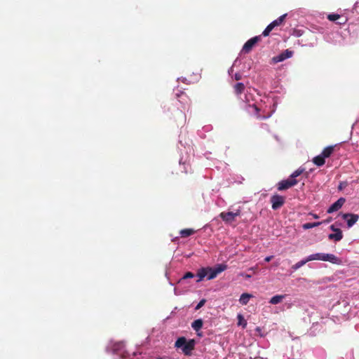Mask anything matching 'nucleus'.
Returning a JSON list of instances; mask_svg holds the SVG:
<instances>
[{
	"instance_id": "obj_1",
	"label": "nucleus",
	"mask_w": 359,
	"mask_h": 359,
	"mask_svg": "<svg viewBox=\"0 0 359 359\" xmlns=\"http://www.w3.org/2000/svg\"><path fill=\"white\" fill-rule=\"evenodd\" d=\"M227 269L226 264H217L215 267H203L198 270L196 276L198 279L197 283L201 282L204 278L207 277L208 280H212L217 277V276L225 271Z\"/></svg>"
},
{
	"instance_id": "obj_2",
	"label": "nucleus",
	"mask_w": 359,
	"mask_h": 359,
	"mask_svg": "<svg viewBox=\"0 0 359 359\" xmlns=\"http://www.w3.org/2000/svg\"><path fill=\"white\" fill-rule=\"evenodd\" d=\"M195 340L194 339H190L189 341H187L185 337H180L176 341H175V346L177 348H182V352L186 355H190L191 353V351L195 348Z\"/></svg>"
},
{
	"instance_id": "obj_3",
	"label": "nucleus",
	"mask_w": 359,
	"mask_h": 359,
	"mask_svg": "<svg viewBox=\"0 0 359 359\" xmlns=\"http://www.w3.org/2000/svg\"><path fill=\"white\" fill-rule=\"evenodd\" d=\"M285 201V197L280 196L278 194H274L270 198V202L271 203V208L274 210L280 208L284 205Z\"/></svg>"
},
{
	"instance_id": "obj_4",
	"label": "nucleus",
	"mask_w": 359,
	"mask_h": 359,
	"mask_svg": "<svg viewBox=\"0 0 359 359\" xmlns=\"http://www.w3.org/2000/svg\"><path fill=\"white\" fill-rule=\"evenodd\" d=\"M298 183V180L296 179L288 178L285 180H282L277 184V189L278 191H284L291 188Z\"/></svg>"
},
{
	"instance_id": "obj_5",
	"label": "nucleus",
	"mask_w": 359,
	"mask_h": 359,
	"mask_svg": "<svg viewBox=\"0 0 359 359\" xmlns=\"http://www.w3.org/2000/svg\"><path fill=\"white\" fill-rule=\"evenodd\" d=\"M241 215V210L238 209L236 212H223L219 214L222 219L226 223H231L235 221L237 216Z\"/></svg>"
},
{
	"instance_id": "obj_6",
	"label": "nucleus",
	"mask_w": 359,
	"mask_h": 359,
	"mask_svg": "<svg viewBox=\"0 0 359 359\" xmlns=\"http://www.w3.org/2000/svg\"><path fill=\"white\" fill-rule=\"evenodd\" d=\"M261 39V35L251 38L250 39L245 42L243 47L242 51L245 53H250L252 50V48L255 46V45L259 41H260Z\"/></svg>"
},
{
	"instance_id": "obj_7",
	"label": "nucleus",
	"mask_w": 359,
	"mask_h": 359,
	"mask_svg": "<svg viewBox=\"0 0 359 359\" xmlns=\"http://www.w3.org/2000/svg\"><path fill=\"white\" fill-rule=\"evenodd\" d=\"M342 219L347 222V226L348 228L353 226L359 219V215L352 213H344L341 215Z\"/></svg>"
},
{
	"instance_id": "obj_8",
	"label": "nucleus",
	"mask_w": 359,
	"mask_h": 359,
	"mask_svg": "<svg viewBox=\"0 0 359 359\" xmlns=\"http://www.w3.org/2000/svg\"><path fill=\"white\" fill-rule=\"evenodd\" d=\"M321 261L329 262L338 265L341 263V260L333 254L322 253Z\"/></svg>"
},
{
	"instance_id": "obj_9",
	"label": "nucleus",
	"mask_w": 359,
	"mask_h": 359,
	"mask_svg": "<svg viewBox=\"0 0 359 359\" xmlns=\"http://www.w3.org/2000/svg\"><path fill=\"white\" fill-rule=\"evenodd\" d=\"M292 51L289 50L288 49L284 50L283 53L279 54L278 55L273 57V61L275 63L282 62L287 58H290L292 56Z\"/></svg>"
},
{
	"instance_id": "obj_10",
	"label": "nucleus",
	"mask_w": 359,
	"mask_h": 359,
	"mask_svg": "<svg viewBox=\"0 0 359 359\" xmlns=\"http://www.w3.org/2000/svg\"><path fill=\"white\" fill-rule=\"evenodd\" d=\"M345 203V198H340L336 202H334L327 210L328 213H331L335 211H337L339 209L341 208V206Z\"/></svg>"
},
{
	"instance_id": "obj_11",
	"label": "nucleus",
	"mask_w": 359,
	"mask_h": 359,
	"mask_svg": "<svg viewBox=\"0 0 359 359\" xmlns=\"http://www.w3.org/2000/svg\"><path fill=\"white\" fill-rule=\"evenodd\" d=\"M343 238V233L341 230L337 231V232H335L334 233H330L328 235V238L330 240H333L334 241H339Z\"/></svg>"
},
{
	"instance_id": "obj_12",
	"label": "nucleus",
	"mask_w": 359,
	"mask_h": 359,
	"mask_svg": "<svg viewBox=\"0 0 359 359\" xmlns=\"http://www.w3.org/2000/svg\"><path fill=\"white\" fill-rule=\"evenodd\" d=\"M325 158L322 154H320L313 158V162L317 166H322L325 163Z\"/></svg>"
},
{
	"instance_id": "obj_13",
	"label": "nucleus",
	"mask_w": 359,
	"mask_h": 359,
	"mask_svg": "<svg viewBox=\"0 0 359 359\" xmlns=\"http://www.w3.org/2000/svg\"><path fill=\"white\" fill-rule=\"evenodd\" d=\"M252 295L248 293H243L239 299V302L242 305H247Z\"/></svg>"
},
{
	"instance_id": "obj_14",
	"label": "nucleus",
	"mask_w": 359,
	"mask_h": 359,
	"mask_svg": "<svg viewBox=\"0 0 359 359\" xmlns=\"http://www.w3.org/2000/svg\"><path fill=\"white\" fill-rule=\"evenodd\" d=\"M195 232H196V231L193 229H182L180 231V234L182 238H187V237L193 235L194 233H195Z\"/></svg>"
},
{
	"instance_id": "obj_15",
	"label": "nucleus",
	"mask_w": 359,
	"mask_h": 359,
	"mask_svg": "<svg viewBox=\"0 0 359 359\" xmlns=\"http://www.w3.org/2000/svg\"><path fill=\"white\" fill-rule=\"evenodd\" d=\"M334 146H329V147H325L321 154L325 157V158H328L331 156V154L333 153L334 151Z\"/></svg>"
},
{
	"instance_id": "obj_16",
	"label": "nucleus",
	"mask_w": 359,
	"mask_h": 359,
	"mask_svg": "<svg viewBox=\"0 0 359 359\" xmlns=\"http://www.w3.org/2000/svg\"><path fill=\"white\" fill-rule=\"evenodd\" d=\"M203 322L202 320V319H197V320H195L192 323H191V327L192 328L196 330V332H198V330H200L201 329V327H203Z\"/></svg>"
},
{
	"instance_id": "obj_17",
	"label": "nucleus",
	"mask_w": 359,
	"mask_h": 359,
	"mask_svg": "<svg viewBox=\"0 0 359 359\" xmlns=\"http://www.w3.org/2000/svg\"><path fill=\"white\" fill-rule=\"evenodd\" d=\"M285 295H275L271 298L269 303L271 304H278L283 301Z\"/></svg>"
},
{
	"instance_id": "obj_18",
	"label": "nucleus",
	"mask_w": 359,
	"mask_h": 359,
	"mask_svg": "<svg viewBox=\"0 0 359 359\" xmlns=\"http://www.w3.org/2000/svg\"><path fill=\"white\" fill-rule=\"evenodd\" d=\"M287 14H284V15H282L281 16H280L278 18H277L276 20H273L272 22H271L270 24L273 26V27L274 28L275 27H277V26H279L284 21L285 17H286Z\"/></svg>"
},
{
	"instance_id": "obj_19",
	"label": "nucleus",
	"mask_w": 359,
	"mask_h": 359,
	"mask_svg": "<svg viewBox=\"0 0 359 359\" xmlns=\"http://www.w3.org/2000/svg\"><path fill=\"white\" fill-rule=\"evenodd\" d=\"M309 259H308V257L298 262H297L295 264L292 265V269L294 270V271H296L298 269H299L300 267L303 266L304 264H306L307 262H309Z\"/></svg>"
},
{
	"instance_id": "obj_20",
	"label": "nucleus",
	"mask_w": 359,
	"mask_h": 359,
	"mask_svg": "<svg viewBox=\"0 0 359 359\" xmlns=\"http://www.w3.org/2000/svg\"><path fill=\"white\" fill-rule=\"evenodd\" d=\"M245 90V86L243 83H237L234 86V90L236 95H241Z\"/></svg>"
},
{
	"instance_id": "obj_21",
	"label": "nucleus",
	"mask_w": 359,
	"mask_h": 359,
	"mask_svg": "<svg viewBox=\"0 0 359 359\" xmlns=\"http://www.w3.org/2000/svg\"><path fill=\"white\" fill-rule=\"evenodd\" d=\"M305 171V169L304 168H299L297 170H296L294 172H293L291 175L290 176L292 179H296L298 176L302 175Z\"/></svg>"
},
{
	"instance_id": "obj_22",
	"label": "nucleus",
	"mask_w": 359,
	"mask_h": 359,
	"mask_svg": "<svg viewBox=\"0 0 359 359\" xmlns=\"http://www.w3.org/2000/svg\"><path fill=\"white\" fill-rule=\"evenodd\" d=\"M322 224L321 222H309L303 224V228L304 229H309L316 226H318Z\"/></svg>"
},
{
	"instance_id": "obj_23",
	"label": "nucleus",
	"mask_w": 359,
	"mask_h": 359,
	"mask_svg": "<svg viewBox=\"0 0 359 359\" xmlns=\"http://www.w3.org/2000/svg\"><path fill=\"white\" fill-rule=\"evenodd\" d=\"M195 276L194 273H193L192 272H187L183 276L182 278H181L179 281H178V283L181 284L182 283V282L186 280V279H188V278H192Z\"/></svg>"
},
{
	"instance_id": "obj_24",
	"label": "nucleus",
	"mask_w": 359,
	"mask_h": 359,
	"mask_svg": "<svg viewBox=\"0 0 359 359\" xmlns=\"http://www.w3.org/2000/svg\"><path fill=\"white\" fill-rule=\"evenodd\" d=\"M322 253H316L308 256L309 261L321 260Z\"/></svg>"
},
{
	"instance_id": "obj_25",
	"label": "nucleus",
	"mask_w": 359,
	"mask_h": 359,
	"mask_svg": "<svg viewBox=\"0 0 359 359\" xmlns=\"http://www.w3.org/2000/svg\"><path fill=\"white\" fill-rule=\"evenodd\" d=\"M273 26L269 24L266 27V29L263 31L262 32V36H267L269 35L270 32L273 30Z\"/></svg>"
},
{
	"instance_id": "obj_26",
	"label": "nucleus",
	"mask_w": 359,
	"mask_h": 359,
	"mask_svg": "<svg viewBox=\"0 0 359 359\" xmlns=\"http://www.w3.org/2000/svg\"><path fill=\"white\" fill-rule=\"evenodd\" d=\"M340 18H341V16L339 14H335V13L329 14L327 15V19L330 21H332V22L339 20Z\"/></svg>"
},
{
	"instance_id": "obj_27",
	"label": "nucleus",
	"mask_w": 359,
	"mask_h": 359,
	"mask_svg": "<svg viewBox=\"0 0 359 359\" xmlns=\"http://www.w3.org/2000/svg\"><path fill=\"white\" fill-rule=\"evenodd\" d=\"M249 107L253 108V109L255 110V114H256L257 117L259 118L260 117L259 115V109L255 104H254L252 105L249 104Z\"/></svg>"
},
{
	"instance_id": "obj_28",
	"label": "nucleus",
	"mask_w": 359,
	"mask_h": 359,
	"mask_svg": "<svg viewBox=\"0 0 359 359\" xmlns=\"http://www.w3.org/2000/svg\"><path fill=\"white\" fill-rule=\"evenodd\" d=\"M205 303V299H202L201 300L198 304H197V306H196V310H198L200 308H201Z\"/></svg>"
},
{
	"instance_id": "obj_29",
	"label": "nucleus",
	"mask_w": 359,
	"mask_h": 359,
	"mask_svg": "<svg viewBox=\"0 0 359 359\" xmlns=\"http://www.w3.org/2000/svg\"><path fill=\"white\" fill-rule=\"evenodd\" d=\"M330 229H331L332 231H334V232H337V231L341 230V229H339V228H336V227L334 226V225H331V226H330Z\"/></svg>"
},
{
	"instance_id": "obj_30",
	"label": "nucleus",
	"mask_w": 359,
	"mask_h": 359,
	"mask_svg": "<svg viewBox=\"0 0 359 359\" xmlns=\"http://www.w3.org/2000/svg\"><path fill=\"white\" fill-rule=\"evenodd\" d=\"M234 76L236 81L241 79V75L240 74H236Z\"/></svg>"
},
{
	"instance_id": "obj_31",
	"label": "nucleus",
	"mask_w": 359,
	"mask_h": 359,
	"mask_svg": "<svg viewBox=\"0 0 359 359\" xmlns=\"http://www.w3.org/2000/svg\"><path fill=\"white\" fill-rule=\"evenodd\" d=\"M272 258H273V256H268L264 259V261L269 262L272 259Z\"/></svg>"
},
{
	"instance_id": "obj_32",
	"label": "nucleus",
	"mask_w": 359,
	"mask_h": 359,
	"mask_svg": "<svg viewBox=\"0 0 359 359\" xmlns=\"http://www.w3.org/2000/svg\"><path fill=\"white\" fill-rule=\"evenodd\" d=\"M242 276L245 278H250L252 277L250 274H242Z\"/></svg>"
},
{
	"instance_id": "obj_33",
	"label": "nucleus",
	"mask_w": 359,
	"mask_h": 359,
	"mask_svg": "<svg viewBox=\"0 0 359 359\" xmlns=\"http://www.w3.org/2000/svg\"><path fill=\"white\" fill-rule=\"evenodd\" d=\"M244 321V325H243V327H245L246 325V322L243 320ZM243 323V320H239V323H238V325H241Z\"/></svg>"
},
{
	"instance_id": "obj_34",
	"label": "nucleus",
	"mask_w": 359,
	"mask_h": 359,
	"mask_svg": "<svg viewBox=\"0 0 359 359\" xmlns=\"http://www.w3.org/2000/svg\"><path fill=\"white\" fill-rule=\"evenodd\" d=\"M238 318H239V320H244L241 315H238Z\"/></svg>"
},
{
	"instance_id": "obj_35",
	"label": "nucleus",
	"mask_w": 359,
	"mask_h": 359,
	"mask_svg": "<svg viewBox=\"0 0 359 359\" xmlns=\"http://www.w3.org/2000/svg\"><path fill=\"white\" fill-rule=\"evenodd\" d=\"M345 22H346V21H344V22H338V24H339V25H343V24H344V23H345Z\"/></svg>"
},
{
	"instance_id": "obj_36",
	"label": "nucleus",
	"mask_w": 359,
	"mask_h": 359,
	"mask_svg": "<svg viewBox=\"0 0 359 359\" xmlns=\"http://www.w3.org/2000/svg\"><path fill=\"white\" fill-rule=\"evenodd\" d=\"M314 218H318V216L317 215H314Z\"/></svg>"
},
{
	"instance_id": "obj_37",
	"label": "nucleus",
	"mask_w": 359,
	"mask_h": 359,
	"mask_svg": "<svg viewBox=\"0 0 359 359\" xmlns=\"http://www.w3.org/2000/svg\"><path fill=\"white\" fill-rule=\"evenodd\" d=\"M249 271H254V269L253 268H250V269H249Z\"/></svg>"
},
{
	"instance_id": "obj_38",
	"label": "nucleus",
	"mask_w": 359,
	"mask_h": 359,
	"mask_svg": "<svg viewBox=\"0 0 359 359\" xmlns=\"http://www.w3.org/2000/svg\"><path fill=\"white\" fill-rule=\"evenodd\" d=\"M339 189H342V186H341V185H339Z\"/></svg>"
}]
</instances>
